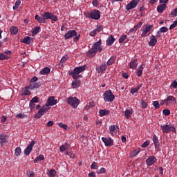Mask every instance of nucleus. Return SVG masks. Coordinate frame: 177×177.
Returning <instances> with one entry per match:
<instances>
[{"instance_id": "obj_12", "label": "nucleus", "mask_w": 177, "mask_h": 177, "mask_svg": "<svg viewBox=\"0 0 177 177\" xmlns=\"http://www.w3.org/2000/svg\"><path fill=\"white\" fill-rule=\"evenodd\" d=\"M55 104H57V100H55V97L51 96L48 98L45 106L48 107V106H55Z\"/></svg>"}, {"instance_id": "obj_13", "label": "nucleus", "mask_w": 177, "mask_h": 177, "mask_svg": "<svg viewBox=\"0 0 177 177\" xmlns=\"http://www.w3.org/2000/svg\"><path fill=\"white\" fill-rule=\"evenodd\" d=\"M77 35V31L75 30H69L67 33L65 34L64 38L66 41L67 39H70V38H73Z\"/></svg>"}, {"instance_id": "obj_1", "label": "nucleus", "mask_w": 177, "mask_h": 177, "mask_svg": "<svg viewBox=\"0 0 177 177\" xmlns=\"http://www.w3.org/2000/svg\"><path fill=\"white\" fill-rule=\"evenodd\" d=\"M97 50L99 52H102L103 50V48H102V40L100 39L98 41L95 42L91 48H90L87 53L86 55L88 57H93L94 56H96V53H97Z\"/></svg>"}, {"instance_id": "obj_31", "label": "nucleus", "mask_w": 177, "mask_h": 177, "mask_svg": "<svg viewBox=\"0 0 177 177\" xmlns=\"http://www.w3.org/2000/svg\"><path fill=\"white\" fill-rule=\"evenodd\" d=\"M80 85H81V82L78 80H75V81L72 82V86L74 89L79 88Z\"/></svg>"}, {"instance_id": "obj_49", "label": "nucleus", "mask_w": 177, "mask_h": 177, "mask_svg": "<svg viewBox=\"0 0 177 177\" xmlns=\"http://www.w3.org/2000/svg\"><path fill=\"white\" fill-rule=\"evenodd\" d=\"M31 103H38L39 102V100L38 98V97H34L31 100H30Z\"/></svg>"}, {"instance_id": "obj_18", "label": "nucleus", "mask_w": 177, "mask_h": 177, "mask_svg": "<svg viewBox=\"0 0 177 177\" xmlns=\"http://www.w3.org/2000/svg\"><path fill=\"white\" fill-rule=\"evenodd\" d=\"M95 70L96 71H97L98 74H100V73H104V71L107 70V64H102L100 66H97Z\"/></svg>"}, {"instance_id": "obj_42", "label": "nucleus", "mask_w": 177, "mask_h": 177, "mask_svg": "<svg viewBox=\"0 0 177 177\" xmlns=\"http://www.w3.org/2000/svg\"><path fill=\"white\" fill-rule=\"evenodd\" d=\"M139 153H140V150L139 149H135L131 152V157H136V156H138V154H139Z\"/></svg>"}, {"instance_id": "obj_51", "label": "nucleus", "mask_w": 177, "mask_h": 177, "mask_svg": "<svg viewBox=\"0 0 177 177\" xmlns=\"http://www.w3.org/2000/svg\"><path fill=\"white\" fill-rule=\"evenodd\" d=\"M162 113L164 115H169V114H171V111H169V109H164L162 111Z\"/></svg>"}, {"instance_id": "obj_11", "label": "nucleus", "mask_w": 177, "mask_h": 177, "mask_svg": "<svg viewBox=\"0 0 177 177\" xmlns=\"http://www.w3.org/2000/svg\"><path fill=\"white\" fill-rule=\"evenodd\" d=\"M102 140L104 143L105 146H106V147H109V146H113V145H114V141H113V138L111 137H109L108 138L102 137Z\"/></svg>"}, {"instance_id": "obj_29", "label": "nucleus", "mask_w": 177, "mask_h": 177, "mask_svg": "<svg viewBox=\"0 0 177 177\" xmlns=\"http://www.w3.org/2000/svg\"><path fill=\"white\" fill-rule=\"evenodd\" d=\"M10 32L12 35H16L19 32V28L16 26H12L10 28Z\"/></svg>"}, {"instance_id": "obj_43", "label": "nucleus", "mask_w": 177, "mask_h": 177, "mask_svg": "<svg viewBox=\"0 0 177 177\" xmlns=\"http://www.w3.org/2000/svg\"><path fill=\"white\" fill-rule=\"evenodd\" d=\"M127 37L126 35H122L120 39H119V42L120 44H123L124 41H125V39H127Z\"/></svg>"}, {"instance_id": "obj_50", "label": "nucleus", "mask_w": 177, "mask_h": 177, "mask_svg": "<svg viewBox=\"0 0 177 177\" xmlns=\"http://www.w3.org/2000/svg\"><path fill=\"white\" fill-rule=\"evenodd\" d=\"M80 38H81V35L80 34H76L75 37L73 38V42H77Z\"/></svg>"}, {"instance_id": "obj_22", "label": "nucleus", "mask_w": 177, "mask_h": 177, "mask_svg": "<svg viewBox=\"0 0 177 177\" xmlns=\"http://www.w3.org/2000/svg\"><path fill=\"white\" fill-rule=\"evenodd\" d=\"M152 140L153 142L155 149H158V147H160V141H158V138L157 137V136L153 135L152 138Z\"/></svg>"}, {"instance_id": "obj_27", "label": "nucleus", "mask_w": 177, "mask_h": 177, "mask_svg": "<svg viewBox=\"0 0 177 177\" xmlns=\"http://www.w3.org/2000/svg\"><path fill=\"white\" fill-rule=\"evenodd\" d=\"M108 114H110V111H109L107 109H100L99 111L100 117H103L104 115H108Z\"/></svg>"}, {"instance_id": "obj_14", "label": "nucleus", "mask_w": 177, "mask_h": 177, "mask_svg": "<svg viewBox=\"0 0 177 177\" xmlns=\"http://www.w3.org/2000/svg\"><path fill=\"white\" fill-rule=\"evenodd\" d=\"M157 161V158L154 156H149L147 160H146V164L148 165V167H150L154 164Z\"/></svg>"}, {"instance_id": "obj_60", "label": "nucleus", "mask_w": 177, "mask_h": 177, "mask_svg": "<svg viewBox=\"0 0 177 177\" xmlns=\"http://www.w3.org/2000/svg\"><path fill=\"white\" fill-rule=\"evenodd\" d=\"M97 174H106V169L104 167H102Z\"/></svg>"}, {"instance_id": "obj_45", "label": "nucleus", "mask_w": 177, "mask_h": 177, "mask_svg": "<svg viewBox=\"0 0 177 177\" xmlns=\"http://www.w3.org/2000/svg\"><path fill=\"white\" fill-rule=\"evenodd\" d=\"M140 103L142 109H147V102H146L145 100H142Z\"/></svg>"}, {"instance_id": "obj_9", "label": "nucleus", "mask_w": 177, "mask_h": 177, "mask_svg": "<svg viewBox=\"0 0 177 177\" xmlns=\"http://www.w3.org/2000/svg\"><path fill=\"white\" fill-rule=\"evenodd\" d=\"M34 146H35V141L32 140L25 149L24 155L30 156V153L32 151V148L34 147Z\"/></svg>"}, {"instance_id": "obj_5", "label": "nucleus", "mask_w": 177, "mask_h": 177, "mask_svg": "<svg viewBox=\"0 0 177 177\" xmlns=\"http://www.w3.org/2000/svg\"><path fill=\"white\" fill-rule=\"evenodd\" d=\"M42 17L45 20H51V21H57V16L53 15V13L50 12H45L41 14Z\"/></svg>"}, {"instance_id": "obj_16", "label": "nucleus", "mask_w": 177, "mask_h": 177, "mask_svg": "<svg viewBox=\"0 0 177 177\" xmlns=\"http://www.w3.org/2000/svg\"><path fill=\"white\" fill-rule=\"evenodd\" d=\"M42 85V82H37L35 83H30L29 84V89L32 90V89H38Z\"/></svg>"}, {"instance_id": "obj_20", "label": "nucleus", "mask_w": 177, "mask_h": 177, "mask_svg": "<svg viewBox=\"0 0 177 177\" xmlns=\"http://www.w3.org/2000/svg\"><path fill=\"white\" fill-rule=\"evenodd\" d=\"M149 46H155L156 44H157V38H156V36L151 35L149 37Z\"/></svg>"}, {"instance_id": "obj_37", "label": "nucleus", "mask_w": 177, "mask_h": 177, "mask_svg": "<svg viewBox=\"0 0 177 177\" xmlns=\"http://www.w3.org/2000/svg\"><path fill=\"white\" fill-rule=\"evenodd\" d=\"M115 62V58L114 57H111L106 62V66H111L113 63Z\"/></svg>"}, {"instance_id": "obj_19", "label": "nucleus", "mask_w": 177, "mask_h": 177, "mask_svg": "<svg viewBox=\"0 0 177 177\" xmlns=\"http://www.w3.org/2000/svg\"><path fill=\"white\" fill-rule=\"evenodd\" d=\"M133 109L131 108L130 109H127L124 111V117L127 120H129L133 114Z\"/></svg>"}, {"instance_id": "obj_61", "label": "nucleus", "mask_w": 177, "mask_h": 177, "mask_svg": "<svg viewBox=\"0 0 177 177\" xmlns=\"http://www.w3.org/2000/svg\"><path fill=\"white\" fill-rule=\"evenodd\" d=\"M171 86H172V88H174V89H176V88H177V82H176V80H174L171 83Z\"/></svg>"}, {"instance_id": "obj_4", "label": "nucleus", "mask_w": 177, "mask_h": 177, "mask_svg": "<svg viewBox=\"0 0 177 177\" xmlns=\"http://www.w3.org/2000/svg\"><path fill=\"white\" fill-rule=\"evenodd\" d=\"M85 70H86V65L76 67L73 69V71H69L68 74L73 77V75H78L79 74H81V73H83V71H85Z\"/></svg>"}, {"instance_id": "obj_55", "label": "nucleus", "mask_w": 177, "mask_h": 177, "mask_svg": "<svg viewBox=\"0 0 177 177\" xmlns=\"http://www.w3.org/2000/svg\"><path fill=\"white\" fill-rule=\"evenodd\" d=\"M160 32H167L168 31V28L165 26H162V28H160Z\"/></svg>"}, {"instance_id": "obj_21", "label": "nucleus", "mask_w": 177, "mask_h": 177, "mask_svg": "<svg viewBox=\"0 0 177 177\" xmlns=\"http://www.w3.org/2000/svg\"><path fill=\"white\" fill-rule=\"evenodd\" d=\"M109 129L111 135H112V136H114V135H117V130L118 129V126L112 125L109 127Z\"/></svg>"}, {"instance_id": "obj_17", "label": "nucleus", "mask_w": 177, "mask_h": 177, "mask_svg": "<svg viewBox=\"0 0 177 177\" xmlns=\"http://www.w3.org/2000/svg\"><path fill=\"white\" fill-rule=\"evenodd\" d=\"M22 44H26V45H30L31 42H34V39L29 36H26L21 41Z\"/></svg>"}, {"instance_id": "obj_63", "label": "nucleus", "mask_w": 177, "mask_h": 177, "mask_svg": "<svg viewBox=\"0 0 177 177\" xmlns=\"http://www.w3.org/2000/svg\"><path fill=\"white\" fill-rule=\"evenodd\" d=\"M92 4L93 6H99V1L97 0H93L92 2Z\"/></svg>"}, {"instance_id": "obj_26", "label": "nucleus", "mask_w": 177, "mask_h": 177, "mask_svg": "<svg viewBox=\"0 0 177 177\" xmlns=\"http://www.w3.org/2000/svg\"><path fill=\"white\" fill-rule=\"evenodd\" d=\"M40 31H41V27L36 26L33 28L31 30L32 37H34L35 35H37Z\"/></svg>"}, {"instance_id": "obj_38", "label": "nucleus", "mask_w": 177, "mask_h": 177, "mask_svg": "<svg viewBox=\"0 0 177 177\" xmlns=\"http://www.w3.org/2000/svg\"><path fill=\"white\" fill-rule=\"evenodd\" d=\"M21 3V1L20 0H17L15 1V6H13L12 9L13 10H16V9H17L19 8V6H20V4Z\"/></svg>"}, {"instance_id": "obj_3", "label": "nucleus", "mask_w": 177, "mask_h": 177, "mask_svg": "<svg viewBox=\"0 0 177 177\" xmlns=\"http://www.w3.org/2000/svg\"><path fill=\"white\" fill-rule=\"evenodd\" d=\"M160 129L162 133H169L171 132H176V128L174 127V124H165L160 126Z\"/></svg>"}, {"instance_id": "obj_62", "label": "nucleus", "mask_w": 177, "mask_h": 177, "mask_svg": "<svg viewBox=\"0 0 177 177\" xmlns=\"http://www.w3.org/2000/svg\"><path fill=\"white\" fill-rule=\"evenodd\" d=\"M28 176L29 177H35L34 174V171H29L28 174H27Z\"/></svg>"}, {"instance_id": "obj_23", "label": "nucleus", "mask_w": 177, "mask_h": 177, "mask_svg": "<svg viewBox=\"0 0 177 177\" xmlns=\"http://www.w3.org/2000/svg\"><path fill=\"white\" fill-rule=\"evenodd\" d=\"M129 67L130 68L135 70V68L138 67V59H132L129 63Z\"/></svg>"}, {"instance_id": "obj_8", "label": "nucleus", "mask_w": 177, "mask_h": 177, "mask_svg": "<svg viewBox=\"0 0 177 177\" xmlns=\"http://www.w3.org/2000/svg\"><path fill=\"white\" fill-rule=\"evenodd\" d=\"M140 2V0H132L126 6V10H131V9H135Z\"/></svg>"}, {"instance_id": "obj_64", "label": "nucleus", "mask_w": 177, "mask_h": 177, "mask_svg": "<svg viewBox=\"0 0 177 177\" xmlns=\"http://www.w3.org/2000/svg\"><path fill=\"white\" fill-rule=\"evenodd\" d=\"M89 177H96V173L95 171H91V173L88 174Z\"/></svg>"}, {"instance_id": "obj_32", "label": "nucleus", "mask_w": 177, "mask_h": 177, "mask_svg": "<svg viewBox=\"0 0 177 177\" xmlns=\"http://www.w3.org/2000/svg\"><path fill=\"white\" fill-rule=\"evenodd\" d=\"M142 74H143V64H142L137 68L136 72V75L138 77H142Z\"/></svg>"}, {"instance_id": "obj_7", "label": "nucleus", "mask_w": 177, "mask_h": 177, "mask_svg": "<svg viewBox=\"0 0 177 177\" xmlns=\"http://www.w3.org/2000/svg\"><path fill=\"white\" fill-rule=\"evenodd\" d=\"M104 100L105 102H113L114 99H115V96L113 94V91L111 90L106 91L103 94Z\"/></svg>"}, {"instance_id": "obj_34", "label": "nucleus", "mask_w": 177, "mask_h": 177, "mask_svg": "<svg viewBox=\"0 0 177 177\" xmlns=\"http://www.w3.org/2000/svg\"><path fill=\"white\" fill-rule=\"evenodd\" d=\"M49 73H50V68H49L48 67L44 68L40 71V74H41V75H45V74H49Z\"/></svg>"}, {"instance_id": "obj_2", "label": "nucleus", "mask_w": 177, "mask_h": 177, "mask_svg": "<svg viewBox=\"0 0 177 177\" xmlns=\"http://www.w3.org/2000/svg\"><path fill=\"white\" fill-rule=\"evenodd\" d=\"M66 102L68 104H69L70 106H71V107H73V109H77V107H78V106L80 105V101L76 97H68L66 99Z\"/></svg>"}, {"instance_id": "obj_40", "label": "nucleus", "mask_w": 177, "mask_h": 177, "mask_svg": "<svg viewBox=\"0 0 177 177\" xmlns=\"http://www.w3.org/2000/svg\"><path fill=\"white\" fill-rule=\"evenodd\" d=\"M9 59V57L3 53H0V60H8Z\"/></svg>"}, {"instance_id": "obj_41", "label": "nucleus", "mask_w": 177, "mask_h": 177, "mask_svg": "<svg viewBox=\"0 0 177 177\" xmlns=\"http://www.w3.org/2000/svg\"><path fill=\"white\" fill-rule=\"evenodd\" d=\"M48 176L49 177H55L56 176V170H55L54 169H50L48 174Z\"/></svg>"}, {"instance_id": "obj_48", "label": "nucleus", "mask_w": 177, "mask_h": 177, "mask_svg": "<svg viewBox=\"0 0 177 177\" xmlns=\"http://www.w3.org/2000/svg\"><path fill=\"white\" fill-rule=\"evenodd\" d=\"M98 166H97V163H96V162H93L91 164V169H97Z\"/></svg>"}, {"instance_id": "obj_44", "label": "nucleus", "mask_w": 177, "mask_h": 177, "mask_svg": "<svg viewBox=\"0 0 177 177\" xmlns=\"http://www.w3.org/2000/svg\"><path fill=\"white\" fill-rule=\"evenodd\" d=\"M153 106L155 107L156 110L160 109V102L158 101H153Z\"/></svg>"}, {"instance_id": "obj_15", "label": "nucleus", "mask_w": 177, "mask_h": 177, "mask_svg": "<svg viewBox=\"0 0 177 177\" xmlns=\"http://www.w3.org/2000/svg\"><path fill=\"white\" fill-rule=\"evenodd\" d=\"M8 138V136H6L5 133H1L0 134V145L1 146H5L6 143H8V140L6 139Z\"/></svg>"}, {"instance_id": "obj_54", "label": "nucleus", "mask_w": 177, "mask_h": 177, "mask_svg": "<svg viewBox=\"0 0 177 177\" xmlns=\"http://www.w3.org/2000/svg\"><path fill=\"white\" fill-rule=\"evenodd\" d=\"M65 150H68V149L64 145H61L59 147V151H61V153H64Z\"/></svg>"}, {"instance_id": "obj_52", "label": "nucleus", "mask_w": 177, "mask_h": 177, "mask_svg": "<svg viewBox=\"0 0 177 177\" xmlns=\"http://www.w3.org/2000/svg\"><path fill=\"white\" fill-rule=\"evenodd\" d=\"M95 30L97 31L98 32H100V31L103 30V26L102 25L97 26Z\"/></svg>"}, {"instance_id": "obj_36", "label": "nucleus", "mask_w": 177, "mask_h": 177, "mask_svg": "<svg viewBox=\"0 0 177 177\" xmlns=\"http://www.w3.org/2000/svg\"><path fill=\"white\" fill-rule=\"evenodd\" d=\"M35 20H37L39 23H45V19H44V17H39V15H36L35 16Z\"/></svg>"}, {"instance_id": "obj_58", "label": "nucleus", "mask_w": 177, "mask_h": 177, "mask_svg": "<svg viewBox=\"0 0 177 177\" xmlns=\"http://www.w3.org/2000/svg\"><path fill=\"white\" fill-rule=\"evenodd\" d=\"M72 77L73 80H78V78H82V75H74Z\"/></svg>"}, {"instance_id": "obj_28", "label": "nucleus", "mask_w": 177, "mask_h": 177, "mask_svg": "<svg viewBox=\"0 0 177 177\" xmlns=\"http://www.w3.org/2000/svg\"><path fill=\"white\" fill-rule=\"evenodd\" d=\"M166 8H167V4L158 5L157 6V12H158V13H162V12H164V10Z\"/></svg>"}, {"instance_id": "obj_25", "label": "nucleus", "mask_w": 177, "mask_h": 177, "mask_svg": "<svg viewBox=\"0 0 177 177\" xmlns=\"http://www.w3.org/2000/svg\"><path fill=\"white\" fill-rule=\"evenodd\" d=\"M142 86H143V84L140 83L136 88H131L130 93L133 95V94L136 93L137 92H139V89H140Z\"/></svg>"}, {"instance_id": "obj_10", "label": "nucleus", "mask_w": 177, "mask_h": 177, "mask_svg": "<svg viewBox=\"0 0 177 177\" xmlns=\"http://www.w3.org/2000/svg\"><path fill=\"white\" fill-rule=\"evenodd\" d=\"M152 29H153V25L147 26L145 28L142 30L141 37L146 38V37L149 35V32H150V31H151Z\"/></svg>"}, {"instance_id": "obj_39", "label": "nucleus", "mask_w": 177, "mask_h": 177, "mask_svg": "<svg viewBox=\"0 0 177 177\" xmlns=\"http://www.w3.org/2000/svg\"><path fill=\"white\" fill-rule=\"evenodd\" d=\"M20 154H21V148L18 147L15 149V155L17 156V157H19V156H20Z\"/></svg>"}, {"instance_id": "obj_35", "label": "nucleus", "mask_w": 177, "mask_h": 177, "mask_svg": "<svg viewBox=\"0 0 177 177\" xmlns=\"http://www.w3.org/2000/svg\"><path fill=\"white\" fill-rule=\"evenodd\" d=\"M44 160H45V156H44V155H39L33 160V162L37 163L38 161H44Z\"/></svg>"}, {"instance_id": "obj_56", "label": "nucleus", "mask_w": 177, "mask_h": 177, "mask_svg": "<svg viewBox=\"0 0 177 177\" xmlns=\"http://www.w3.org/2000/svg\"><path fill=\"white\" fill-rule=\"evenodd\" d=\"M172 17H176L177 16V8L174 9L171 13Z\"/></svg>"}, {"instance_id": "obj_53", "label": "nucleus", "mask_w": 177, "mask_h": 177, "mask_svg": "<svg viewBox=\"0 0 177 177\" xmlns=\"http://www.w3.org/2000/svg\"><path fill=\"white\" fill-rule=\"evenodd\" d=\"M58 126L59 127V128H63V129H67V125L66 124H64L62 122H59L58 124Z\"/></svg>"}, {"instance_id": "obj_59", "label": "nucleus", "mask_w": 177, "mask_h": 177, "mask_svg": "<svg viewBox=\"0 0 177 177\" xmlns=\"http://www.w3.org/2000/svg\"><path fill=\"white\" fill-rule=\"evenodd\" d=\"M28 89H30V88L25 87L24 95H31V92H30Z\"/></svg>"}, {"instance_id": "obj_46", "label": "nucleus", "mask_w": 177, "mask_h": 177, "mask_svg": "<svg viewBox=\"0 0 177 177\" xmlns=\"http://www.w3.org/2000/svg\"><path fill=\"white\" fill-rule=\"evenodd\" d=\"M149 145H150V141L147 140L146 142H145L142 145L141 147H142V149H146V147H147V146H149Z\"/></svg>"}, {"instance_id": "obj_33", "label": "nucleus", "mask_w": 177, "mask_h": 177, "mask_svg": "<svg viewBox=\"0 0 177 177\" xmlns=\"http://www.w3.org/2000/svg\"><path fill=\"white\" fill-rule=\"evenodd\" d=\"M48 110H49V108L43 106L40 110H39L38 113L41 115V116L42 117V115H44V114H45L46 111H48Z\"/></svg>"}, {"instance_id": "obj_30", "label": "nucleus", "mask_w": 177, "mask_h": 177, "mask_svg": "<svg viewBox=\"0 0 177 177\" xmlns=\"http://www.w3.org/2000/svg\"><path fill=\"white\" fill-rule=\"evenodd\" d=\"M165 100L167 106L169 105V102H176V99L172 95L168 96Z\"/></svg>"}, {"instance_id": "obj_24", "label": "nucleus", "mask_w": 177, "mask_h": 177, "mask_svg": "<svg viewBox=\"0 0 177 177\" xmlns=\"http://www.w3.org/2000/svg\"><path fill=\"white\" fill-rule=\"evenodd\" d=\"M114 41H115V39L114 38V37H113V35H111L106 39V45L108 46H111V45L114 44Z\"/></svg>"}, {"instance_id": "obj_6", "label": "nucleus", "mask_w": 177, "mask_h": 177, "mask_svg": "<svg viewBox=\"0 0 177 177\" xmlns=\"http://www.w3.org/2000/svg\"><path fill=\"white\" fill-rule=\"evenodd\" d=\"M87 17L88 19H93V20H99L100 19V11L99 10H94L87 13Z\"/></svg>"}, {"instance_id": "obj_47", "label": "nucleus", "mask_w": 177, "mask_h": 177, "mask_svg": "<svg viewBox=\"0 0 177 177\" xmlns=\"http://www.w3.org/2000/svg\"><path fill=\"white\" fill-rule=\"evenodd\" d=\"M177 26V21H174L172 24L170 25L169 30H174Z\"/></svg>"}, {"instance_id": "obj_57", "label": "nucleus", "mask_w": 177, "mask_h": 177, "mask_svg": "<svg viewBox=\"0 0 177 177\" xmlns=\"http://www.w3.org/2000/svg\"><path fill=\"white\" fill-rule=\"evenodd\" d=\"M37 81H38V77L35 76L30 80V84H35Z\"/></svg>"}]
</instances>
